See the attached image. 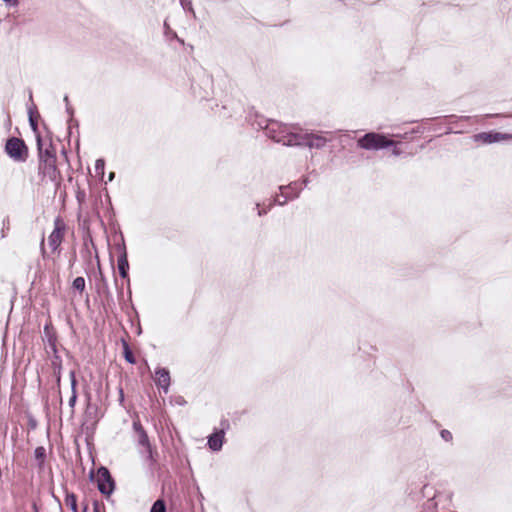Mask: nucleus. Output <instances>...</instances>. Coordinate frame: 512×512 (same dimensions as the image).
Here are the masks:
<instances>
[{"label":"nucleus","mask_w":512,"mask_h":512,"mask_svg":"<svg viewBox=\"0 0 512 512\" xmlns=\"http://www.w3.org/2000/svg\"><path fill=\"white\" fill-rule=\"evenodd\" d=\"M38 147H39V175L42 177V180L49 181H57L59 178V171L56 166V156L49 149L43 151L41 149V139L38 137L37 139Z\"/></svg>","instance_id":"f257e3e1"},{"label":"nucleus","mask_w":512,"mask_h":512,"mask_svg":"<svg viewBox=\"0 0 512 512\" xmlns=\"http://www.w3.org/2000/svg\"><path fill=\"white\" fill-rule=\"evenodd\" d=\"M273 137H276V139L278 140L284 141V143L287 144V146L307 145L309 147L320 148L323 147L326 143V139L324 137L307 133H287L285 136H276L273 134Z\"/></svg>","instance_id":"f03ea898"},{"label":"nucleus","mask_w":512,"mask_h":512,"mask_svg":"<svg viewBox=\"0 0 512 512\" xmlns=\"http://www.w3.org/2000/svg\"><path fill=\"white\" fill-rule=\"evenodd\" d=\"M393 142L386 139L384 135L367 133L358 140V146L366 150H378L392 145Z\"/></svg>","instance_id":"7ed1b4c3"},{"label":"nucleus","mask_w":512,"mask_h":512,"mask_svg":"<svg viewBox=\"0 0 512 512\" xmlns=\"http://www.w3.org/2000/svg\"><path fill=\"white\" fill-rule=\"evenodd\" d=\"M5 150L9 157L17 162L25 161L28 156V149L24 141L16 137L7 141Z\"/></svg>","instance_id":"20e7f679"},{"label":"nucleus","mask_w":512,"mask_h":512,"mask_svg":"<svg viewBox=\"0 0 512 512\" xmlns=\"http://www.w3.org/2000/svg\"><path fill=\"white\" fill-rule=\"evenodd\" d=\"M66 225L64 221L57 217L54 220V229L48 237V244L53 251H56L61 245L65 235Z\"/></svg>","instance_id":"39448f33"},{"label":"nucleus","mask_w":512,"mask_h":512,"mask_svg":"<svg viewBox=\"0 0 512 512\" xmlns=\"http://www.w3.org/2000/svg\"><path fill=\"white\" fill-rule=\"evenodd\" d=\"M98 489L102 494L110 495L114 490V481L106 467H100L97 471Z\"/></svg>","instance_id":"423d86ee"},{"label":"nucleus","mask_w":512,"mask_h":512,"mask_svg":"<svg viewBox=\"0 0 512 512\" xmlns=\"http://www.w3.org/2000/svg\"><path fill=\"white\" fill-rule=\"evenodd\" d=\"M287 133H294L290 130L289 127L286 125L279 124L278 122L272 121L269 124H267L265 128V134L267 137L273 139L276 142L282 143L283 145H286L284 141L276 139V137H273V134L276 136L283 135L285 136Z\"/></svg>","instance_id":"0eeeda50"},{"label":"nucleus","mask_w":512,"mask_h":512,"mask_svg":"<svg viewBox=\"0 0 512 512\" xmlns=\"http://www.w3.org/2000/svg\"><path fill=\"white\" fill-rule=\"evenodd\" d=\"M155 382L164 392L168 391L170 385V374L165 368H159L155 372Z\"/></svg>","instance_id":"6e6552de"},{"label":"nucleus","mask_w":512,"mask_h":512,"mask_svg":"<svg viewBox=\"0 0 512 512\" xmlns=\"http://www.w3.org/2000/svg\"><path fill=\"white\" fill-rule=\"evenodd\" d=\"M223 438H224V432L223 430L216 432L212 434L208 439V445L209 447L214 450L218 451L221 449L223 444Z\"/></svg>","instance_id":"1a4fd4ad"},{"label":"nucleus","mask_w":512,"mask_h":512,"mask_svg":"<svg viewBox=\"0 0 512 512\" xmlns=\"http://www.w3.org/2000/svg\"><path fill=\"white\" fill-rule=\"evenodd\" d=\"M137 442L143 447L141 452L144 453L147 458H151V446L145 431H141V433L137 434Z\"/></svg>","instance_id":"9d476101"},{"label":"nucleus","mask_w":512,"mask_h":512,"mask_svg":"<svg viewBox=\"0 0 512 512\" xmlns=\"http://www.w3.org/2000/svg\"><path fill=\"white\" fill-rule=\"evenodd\" d=\"M129 263L126 251H123L118 258V270L122 278L128 277Z\"/></svg>","instance_id":"9b49d317"},{"label":"nucleus","mask_w":512,"mask_h":512,"mask_svg":"<svg viewBox=\"0 0 512 512\" xmlns=\"http://www.w3.org/2000/svg\"><path fill=\"white\" fill-rule=\"evenodd\" d=\"M70 379H71L72 395H71V397L69 399V406L71 408H73L75 406V403H76V400H77V393H76L77 382H76L75 373L73 371L70 373Z\"/></svg>","instance_id":"f8f14e48"},{"label":"nucleus","mask_w":512,"mask_h":512,"mask_svg":"<svg viewBox=\"0 0 512 512\" xmlns=\"http://www.w3.org/2000/svg\"><path fill=\"white\" fill-rule=\"evenodd\" d=\"M65 504L70 507L73 512H78L77 498L73 493H67L65 497Z\"/></svg>","instance_id":"ddd939ff"},{"label":"nucleus","mask_w":512,"mask_h":512,"mask_svg":"<svg viewBox=\"0 0 512 512\" xmlns=\"http://www.w3.org/2000/svg\"><path fill=\"white\" fill-rule=\"evenodd\" d=\"M292 190L291 186L288 187H281V197L277 196L275 201L279 205H283L286 203L287 199L289 198L290 191Z\"/></svg>","instance_id":"4468645a"},{"label":"nucleus","mask_w":512,"mask_h":512,"mask_svg":"<svg viewBox=\"0 0 512 512\" xmlns=\"http://www.w3.org/2000/svg\"><path fill=\"white\" fill-rule=\"evenodd\" d=\"M73 288L82 293L85 289V279L83 277H77L73 281Z\"/></svg>","instance_id":"2eb2a0df"},{"label":"nucleus","mask_w":512,"mask_h":512,"mask_svg":"<svg viewBox=\"0 0 512 512\" xmlns=\"http://www.w3.org/2000/svg\"><path fill=\"white\" fill-rule=\"evenodd\" d=\"M35 458L39 461L40 464L44 462L46 456V450L44 447H37L34 451Z\"/></svg>","instance_id":"dca6fc26"},{"label":"nucleus","mask_w":512,"mask_h":512,"mask_svg":"<svg viewBox=\"0 0 512 512\" xmlns=\"http://www.w3.org/2000/svg\"><path fill=\"white\" fill-rule=\"evenodd\" d=\"M150 512H166L165 503L163 500H157L152 505Z\"/></svg>","instance_id":"f3484780"},{"label":"nucleus","mask_w":512,"mask_h":512,"mask_svg":"<svg viewBox=\"0 0 512 512\" xmlns=\"http://www.w3.org/2000/svg\"><path fill=\"white\" fill-rule=\"evenodd\" d=\"M476 140H481L484 143H493V133H481L475 136Z\"/></svg>","instance_id":"a211bd4d"},{"label":"nucleus","mask_w":512,"mask_h":512,"mask_svg":"<svg viewBox=\"0 0 512 512\" xmlns=\"http://www.w3.org/2000/svg\"><path fill=\"white\" fill-rule=\"evenodd\" d=\"M124 356H125V359L129 362V363H135V358L132 354V352L130 351L129 347L127 344L124 345Z\"/></svg>","instance_id":"6ab92c4d"},{"label":"nucleus","mask_w":512,"mask_h":512,"mask_svg":"<svg viewBox=\"0 0 512 512\" xmlns=\"http://www.w3.org/2000/svg\"><path fill=\"white\" fill-rule=\"evenodd\" d=\"M105 168V162L102 159H98L95 163V170L98 174H103Z\"/></svg>","instance_id":"aec40b11"},{"label":"nucleus","mask_w":512,"mask_h":512,"mask_svg":"<svg viewBox=\"0 0 512 512\" xmlns=\"http://www.w3.org/2000/svg\"><path fill=\"white\" fill-rule=\"evenodd\" d=\"M511 135L508 134H502V133H493V142H498L501 140H505L508 138H511Z\"/></svg>","instance_id":"412c9836"},{"label":"nucleus","mask_w":512,"mask_h":512,"mask_svg":"<svg viewBox=\"0 0 512 512\" xmlns=\"http://www.w3.org/2000/svg\"><path fill=\"white\" fill-rule=\"evenodd\" d=\"M133 428L137 434L141 433V431H145L139 421L133 422Z\"/></svg>","instance_id":"4be33fe9"},{"label":"nucleus","mask_w":512,"mask_h":512,"mask_svg":"<svg viewBox=\"0 0 512 512\" xmlns=\"http://www.w3.org/2000/svg\"><path fill=\"white\" fill-rule=\"evenodd\" d=\"M441 436L443 439H445L446 441H449L451 438H452V435L451 433L448 431V430H443L441 432Z\"/></svg>","instance_id":"5701e85b"},{"label":"nucleus","mask_w":512,"mask_h":512,"mask_svg":"<svg viewBox=\"0 0 512 512\" xmlns=\"http://www.w3.org/2000/svg\"><path fill=\"white\" fill-rule=\"evenodd\" d=\"M44 237H42L41 239V243H40V249H41V253H42V256L45 257L46 255V251H45V248H44Z\"/></svg>","instance_id":"b1692460"},{"label":"nucleus","mask_w":512,"mask_h":512,"mask_svg":"<svg viewBox=\"0 0 512 512\" xmlns=\"http://www.w3.org/2000/svg\"><path fill=\"white\" fill-rule=\"evenodd\" d=\"M3 1L10 5H15L17 3V0H3Z\"/></svg>","instance_id":"393cba45"},{"label":"nucleus","mask_w":512,"mask_h":512,"mask_svg":"<svg viewBox=\"0 0 512 512\" xmlns=\"http://www.w3.org/2000/svg\"><path fill=\"white\" fill-rule=\"evenodd\" d=\"M30 124L32 126V128L35 130L36 129V123L35 121L33 120V118L30 116Z\"/></svg>","instance_id":"a878e982"},{"label":"nucleus","mask_w":512,"mask_h":512,"mask_svg":"<svg viewBox=\"0 0 512 512\" xmlns=\"http://www.w3.org/2000/svg\"><path fill=\"white\" fill-rule=\"evenodd\" d=\"M93 512H100V510H99L98 506H95V507H94Z\"/></svg>","instance_id":"bb28decb"},{"label":"nucleus","mask_w":512,"mask_h":512,"mask_svg":"<svg viewBox=\"0 0 512 512\" xmlns=\"http://www.w3.org/2000/svg\"><path fill=\"white\" fill-rule=\"evenodd\" d=\"M113 176H114V174L111 173L110 176H109V180H112Z\"/></svg>","instance_id":"cd10ccee"},{"label":"nucleus","mask_w":512,"mask_h":512,"mask_svg":"<svg viewBox=\"0 0 512 512\" xmlns=\"http://www.w3.org/2000/svg\"><path fill=\"white\" fill-rule=\"evenodd\" d=\"M189 10L193 12V9L191 7V4H189Z\"/></svg>","instance_id":"c85d7f7f"}]
</instances>
